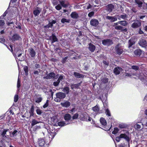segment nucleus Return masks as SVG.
I'll return each instance as SVG.
<instances>
[{
  "label": "nucleus",
  "mask_w": 147,
  "mask_h": 147,
  "mask_svg": "<svg viewBox=\"0 0 147 147\" xmlns=\"http://www.w3.org/2000/svg\"><path fill=\"white\" fill-rule=\"evenodd\" d=\"M55 75V74L54 73L51 72L48 74L46 76L44 77L43 78L44 79H49L54 78Z\"/></svg>",
  "instance_id": "1a4fd4ad"
},
{
  "label": "nucleus",
  "mask_w": 147,
  "mask_h": 147,
  "mask_svg": "<svg viewBox=\"0 0 147 147\" xmlns=\"http://www.w3.org/2000/svg\"><path fill=\"white\" fill-rule=\"evenodd\" d=\"M39 144L40 146H42L45 144V142L43 140H40L39 141Z\"/></svg>",
  "instance_id": "4c0bfd02"
},
{
  "label": "nucleus",
  "mask_w": 147,
  "mask_h": 147,
  "mask_svg": "<svg viewBox=\"0 0 147 147\" xmlns=\"http://www.w3.org/2000/svg\"><path fill=\"white\" fill-rule=\"evenodd\" d=\"M68 57L67 56V57H65L64 58H63V62H64V63L65 62L66 60L68 58Z\"/></svg>",
  "instance_id": "69168bd1"
},
{
  "label": "nucleus",
  "mask_w": 147,
  "mask_h": 147,
  "mask_svg": "<svg viewBox=\"0 0 147 147\" xmlns=\"http://www.w3.org/2000/svg\"><path fill=\"white\" fill-rule=\"evenodd\" d=\"M80 83H78L76 84H72L71 86V89H73L74 88H77L80 85Z\"/></svg>",
  "instance_id": "2f4dec72"
},
{
  "label": "nucleus",
  "mask_w": 147,
  "mask_h": 147,
  "mask_svg": "<svg viewBox=\"0 0 147 147\" xmlns=\"http://www.w3.org/2000/svg\"><path fill=\"white\" fill-rule=\"evenodd\" d=\"M69 88L68 87H65L63 89L62 91L65 93L66 94H68L69 92Z\"/></svg>",
  "instance_id": "72a5a7b5"
},
{
  "label": "nucleus",
  "mask_w": 147,
  "mask_h": 147,
  "mask_svg": "<svg viewBox=\"0 0 147 147\" xmlns=\"http://www.w3.org/2000/svg\"><path fill=\"white\" fill-rule=\"evenodd\" d=\"M118 23L121 25L126 26L127 24V22L125 21H121L118 22Z\"/></svg>",
  "instance_id": "f704fd0d"
},
{
  "label": "nucleus",
  "mask_w": 147,
  "mask_h": 147,
  "mask_svg": "<svg viewBox=\"0 0 147 147\" xmlns=\"http://www.w3.org/2000/svg\"><path fill=\"white\" fill-rule=\"evenodd\" d=\"M34 106L33 105H32L30 108V116H32L34 115Z\"/></svg>",
  "instance_id": "c9c22d12"
},
{
  "label": "nucleus",
  "mask_w": 147,
  "mask_h": 147,
  "mask_svg": "<svg viewBox=\"0 0 147 147\" xmlns=\"http://www.w3.org/2000/svg\"><path fill=\"white\" fill-rule=\"evenodd\" d=\"M42 100V98L41 97L38 98L36 100V102L37 103H39Z\"/></svg>",
  "instance_id": "5fc2aeb1"
},
{
  "label": "nucleus",
  "mask_w": 147,
  "mask_h": 147,
  "mask_svg": "<svg viewBox=\"0 0 147 147\" xmlns=\"http://www.w3.org/2000/svg\"><path fill=\"white\" fill-rule=\"evenodd\" d=\"M18 99V96L17 94H16L14 97V102H17Z\"/></svg>",
  "instance_id": "a18cd8bd"
},
{
  "label": "nucleus",
  "mask_w": 147,
  "mask_h": 147,
  "mask_svg": "<svg viewBox=\"0 0 147 147\" xmlns=\"http://www.w3.org/2000/svg\"><path fill=\"white\" fill-rule=\"evenodd\" d=\"M5 24V22L4 20H0V26H2Z\"/></svg>",
  "instance_id": "13d9d810"
},
{
  "label": "nucleus",
  "mask_w": 147,
  "mask_h": 147,
  "mask_svg": "<svg viewBox=\"0 0 147 147\" xmlns=\"http://www.w3.org/2000/svg\"><path fill=\"white\" fill-rule=\"evenodd\" d=\"M90 25L94 26H96L99 24V22L98 20L96 19H92L90 21Z\"/></svg>",
  "instance_id": "423d86ee"
},
{
  "label": "nucleus",
  "mask_w": 147,
  "mask_h": 147,
  "mask_svg": "<svg viewBox=\"0 0 147 147\" xmlns=\"http://www.w3.org/2000/svg\"><path fill=\"white\" fill-rule=\"evenodd\" d=\"M100 122L101 124L104 126H105L107 124L106 120L103 117H101L100 118Z\"/></svg>",
  "instance_id": "a878e982"
},
{
  "label": "nucleus",
  "mask_w": 147,
  "mask_h": 147,
  "mask_svg": "<svg viewBox=\"0 0 147 147\" xmlns=\"http://www.w3.org/2000/svg\"><path fill=\"white\" fill-rule=\"evenodd\" d=\"M91 119V118L88 115H86L85 116H84L83 118L84 120L86 121H90Z\"/></svg>",
  "instance_id": "7c9ffc66"
},
{
  "label": "nucleus",
  "mask_w": 147,
  "mask_h": 147,
  "mask_svg": "<svg viewBox=\"0 0 147 147\" xmlns=\"http://www.w3.org/2000/svg\"><path fill=\"white\" fill-rule=\"evenodd\" d=\"M107 7V10L109 12L111 11L114 8V5L112 4H109L108 5Z\"/></svg>",
  "instance_id": "6ab92c4d"
},
{
  "label": "nucleus",
  "mask_w": 147,
  "mask_h": 147,
  "mask_svg": "<svg viewBox=\"0 0 147 147\" xmlns=\"http://www.w3.org/2000/svg\"><path fill=\"white\" fill-rule=\"evenodd\" d=\"M20 86V79L19 78H18V82H17V87L18 88H19Z\"/></svg>",
  "instance_id": "bf43d9fd"
},
{
  "label": "nucleus",
  "mask_w": 147,
  "mask_h": 147,
  "mask_svg": "<svg viewBox=\"0 0 147 147\" xmlns=\"http://www.w3.org/2000/svg\"><path fill=\"white\" fill-rule=\"evenodd\" d=\"M119 24V23H118V22L117 23H114L113 25V26L115 27H116L117 26V25Z\"/></svg>",
  "instance_id": "0e129e2a"
},
{
  "label": "nucleus",
  "mask_w": 147,
  "mask_h": 147,
  "mask_svg": "<svg viewBox=\"0 0 147 147\" xmlns=\"http://www.w3.org/2000/svg\"><path fill=\"white\" fill-rule=\"evenodd\" d=\"M56 95V97L55 98L54 100L57 102H59L61 99L64 98L66 96L65 94L61 92L57 93Z\"/></svg>",
  "instance_id": "f03ea898"
},
{
  "label": "nucleus",
  "mask_w": 147,
  "mask_h": 147,
  "mask_svg": "<svg viewBox=\"0 0 147 147\" xmlns=\"http://www.w3.org/2000/svg\"><path fill=\"white\" fill-rule=\"evenodd\" d=\"M135 2L136 4L138 5L139 7L141 8L142 7L143 2L142 1L140 0H135Z\"/></svg>",
  "instance_id": "bb28decb"
},
{
  "label": "nucleus",
  "mask_w": 147,
  "mask_h": 147,
  "mask_svg": "<svg viewBox=\"0 0 147 147\" xmlns=\"http://www.w3.org/2000/svg\"><path fill=\"white\" fill-rule=\"evenodd\" d=\"M94 14V11H91L88 14V16L89 17H91Z\"/></svg>",
  "instance_id": "6e6d98bb"
},
{
  "label": "nucleus",
  "mask_w": 147,
  "mask_h": 147,
  "mask_svg": "<svg viewBox=\"0 0 147 147\" xmlns=\"http://www.w3.org/2000/svg\"><path fill=\"white\" fill-rule=\"evenodd\" d=\"M134 53L136 55L140 56L142 54V51L140 49H137L135 50Z\"/></svg>",
  "instance_id": "5701e85b"
},
{
  "label": "nucleus",
  "mask_w": 147,
  "mask_h": 147,
  "mask_svg": "<svg viewBox=\"0 0 147 147\" xmlns=\"http://www.w3.org/2000/svg\"><path fill=\"white\" fill-rule=\"evenodd\" d=\"M61 104L63 107H67L70 106L71 103L69 101H66L64 102H61Z\"/></svg>",
  "instance_id": "2eb2a0df"
},
{
  "label": "nucleus",
  "mask_w": 147,
  "mask_h": 147,
  "mask_svg": "<svg viewBox=\"0 0 147 147\" xmlns=\"http://www.w3.org/2000/svg\"><path fill=\"white\" fill-rule=\"evenodd\" d=\"M59 126H63L65 125V123L63 121L59 122L57 123Z\"/></svg>",
  "instance_id": "ea45409f"
},
{
  "label": "nucleus",
  "mask_w": 147,
  "mask_h": 147,
  "mask_svg": "<svg viewBox=\"0 0 147 147\" xmlns=\"http://www.w3.org/2000/svg\"><path fill=\"white\" fill-rule=\"evenodd\" d=\"M70 16L71 18L74 19H77L79 17L78 14L76 11L72 12L70 15Z\"/></svg>",
  "instance_id": "f8f14e48"
},
{
  "label": "nucleus",
  "mask_w": 147,
  "mask_h": 147,
  "mask_svg": "<svg viewBox=\"0 0 147 147\" xmlns=\"http://www.w3.org/2000/svg\"><path fill=\"white\" fill-rule=\"evenodd\" d=\"M78 116V114L77 113L75 114L73 116L72 118L73 119H77Z\"/></svg>",
  "instance_id": "8fccbe9b"
},
{
  "label": "nucleus",
  "mask_w": 147,
  "mask_h": 147,
  "mask_svg": "<svg viewBox=\"0 0 147 147\" xmlns=\"http://www.w3.org/2000/svg\"><path fill=\"white\" fill-rule=\"evenodd\" d=\"M115 49L116 53L119 55L122 54L123 52V49L121 48L119 44H118L116 46Z\"/></svg>",
  "instance_id": "7ed1b4c3"
},
{
  "label": "nucleus",
  "mask_w": 147,
  "mask_h": 147,
  "mask_svg": "<svg viewBox=\"0 0 147 147\" xmlns=\"http://www.w3.org/2000/svg\"><path fill=\"white\" fill-rule=\"evenodd\" d=\"M129 133L127 132L125 133L121 134L120 135L116 138L115 140L118 142H119L121 139H124L127 142L129 146V141L130 138L129 137Z\"/></svg>",
  "instance_id": "f257e3e1"
},
{
  "label": "nucleus",
  "mask_w": 147,
  "mask_h": 147,
  "mask_svg": "<svg viewBox=\"0 0 147 147\" xmlns=\"http://www.w3.org/2000/svg\"><path fill=\"white\" fill-rule=\"evenodd\" d=\"M131 10L132 11L136 13L137 12V10H136L135 8L134 7L132 8Z\"/></svg>",
  "instance_id": "338daca9"
},
{
  "label": "nucleus",
  "mask_w": 147,
  "mask_h": 147,
  "mask_svg": "<svg viewBox=\"0 0 147 147\" xmlns=\"http://www.w3.org/2000/svg\"><path fill=\"white\" fill-rule=\"evenodd\" d=\"M141 125H143L141 123H136L134 126L135 128L137 130H140L142 128Z\"/></svg>",
  "instance_id": "4be33fe9"
},
{
  "label": "nucleus",
  "mask_w": 147,
  "mask_h": 147,
  "mask_svg": "<svg viewBox=\"0 0 147 147\" xmlns=\"http://www.w3.org/2000/svg\"><path fill=\"white\" fill-rule=\"evenodd\" d=\"M102 43L104 45L109 46L112 45L113 42L111 40L107 39L102 40Z\"/></svg>",
  "instance_id": "0eeeda50"
},
{
  "label": "nucleus",
  "mask_w": 147,
  "mask_h": 147,
  "mask_svg": "<svg viewBox=\"0 0 147 147\" xmlns=\"http://www.w3.org/2000/svg\"><path fill=\"white\" fill-rule=\"evenodd\" d=\"M135 40L134 39L131 38V39H130L128 41V43H129L128 47H129V48H130L135 43Z\"/></svg>",
  "instance_id": "412c9836"
},
{
  "label": "nucleus",
  "mask_w": 147,
  "mask_h": 147,
  "mask_svg": "<svg viewBox=\"0 0 147 147\" xmlns=\"http://www.w3.org/2000/svg\"><path fill=\"white\" fill-rule=\"evenodd\" d=\"M141 25V22L137 20L132 24L131 27L134 28H136L139 27Z\"/></svg>",
  "instance_id": "39448f33"
},
{
  "label": "nucleus",
  "mask_w": 147,
  "mask_h": 147,
  "mask_svg": "<svg viewBox=\"0 0 147 147\" xmlns=\"http://www.w3.org/2000/svg\"><path fill=\"white\" fill-rule=\"evenodd\" d=\"M5 41V39L3 37H0V42L3 43Z\"/></svg>",
  "instance_id": "680f3d73"
},
{
  "label": "nucleus",
  "mask_w": 147,
  "mask_h": 147,
  "mask_svg": "<svg viewBox=\"0 0 147 147\" xmlns=\"http://www.w3.org/2000/svg\"><path fill=\"white\" fill-rule=\"evenodd\" d=\"M119 130V129L117 128H114V131H112V133L113 134H115L117 133Z\"/></svg>",
  "instance_id": "a19ab883"
},
{
  "label": "nucleus",
  "mask_w": 147,
  "mask_h": 147,
  "mask_svg": "<svg viewBox=\"0 0 147 147\" xmlns=\"http://www.w3.org/2000/svg\"><path fill=\"white\" fill-rule=\"evenodd\" d=\"M120 17L123 20H125V19L127 18V16L126 14L120 15Z\"/></svg>",
  "instance_id": "79ce46f5"
},
{
  "label": "nucleus",
  "mask_w": 147,
  "mask_h": 147,
  "mask_svg": "<svg viewBox=\"0 0 147 147\" xmlns=\"http://www.w3.org/2000/svg\"><path fill=\"white\" fill-rule=\"evenodd\" d=\"M19 134V132L17 130H15L13 132L11 133L10 136L11 137H16Z\"/></svg>",
  "instance_id": "f3484780"
},
{
  "label": "nucleus",
  "mask_w": 147,
  "mask_h": 147,
  "mask_svg": "<svg viewBox=\"0 0 147 147\" xmlns=\"http://www.w3.org/2000/svg\"><path fill=\"white\" fill-rule=\"evenodd\" d=\"M95 46L93 44L90 43L89 44L88 49L91 52H93L95 50Z\"/></svg>",
  "instance_id": "dca6fc26"
},
{
  "label": "nucleus",
  "mask_w": 147,
  "mask_h": 147,
  "mask_svg": "<svg viewBox=\"0 0 147 147\" xmlns=\"http://www.w3.org/2000/svg\"><path fill=\"white\" fill-rule=\"evenodd\" d=\"M55 9L57 10H59L62 8V7L59 4L55 7Z\"/></svg>",
  "instance_id": "37998d69"
},
{
  "label": "nucleus",
  "mask_w": 147,
  "mask_h": 147,
  "mask_svg": "<svg viewBox=\"0 0 147 147\" xmlns=\"http://www.w3.org/2000/svg\"><path fill=\"white\" fill-rule=\"evenodd\" d=\"M139 33L140 34H142L144 33L141 30V28L140 29Z\"/></svg>",
  "instance_id": "774afa93"
},
{
  "label": "nucleus",
  "mask_w": 147,
  "mask_h": 147,
  "mask_svg": "<svg viewBox=\"0 0 147 147\" xmlns=\"http://www.w3.org/2000/svg\"><path fill=\"white\" fill-rule=\"evenodd\" d=\"M53 5H56L57 4H58V2L57 1L54 0L53 1Z\"/></svg>",
  "instance_id": "e2e57ef3"
},
{
  "label": "nucleus",
  "mask_w": 147,
  "mask_h": 147,
  "mask_svg": "<svg viewBox=\"0 0 147 147\" xmlns=\"http://www.w3.org/2000/svg\"><path fill=\"white\" fill-rule=\"evenodd\" d=\"M115 28L117 30H121L122 32H126L127 30V29L126 28L123 29V27L121 26H118L115 27Z\"/></svg>",
  "instance_id": "ddd939ff"
},
{
  "label": "nucleus",
  "mask_w": 147,
  "mask_h": 147,
  "mask_svg": "<svg viewBox=\"0 0 147 147\" xmlns=\"http://www.w3.org/2000/svg\"><path fill=\"white\" fill-rule=\"evenodd\" d=\"M59 81H58L57 80V81L56 82H54L53 83V84L54 86H58L59 84Z\"/></svg>",
  "instance_id": "603ef678"
},
{
  "label": "nucleus",
  "mask_w": 147,
  "mask_h": 147,
  "mask_svg": "<svg viewBox=\"0 0 147 147\" xmlns=\"http://www.w3.org/2000/svg\"><path fill=\"white\" fill-rule=\"evenodd\" d=\"M74 75L76 78H82L84 77L83 75L79 73L76 72H74Z\"/></svg>",
  "instance_id": "c756f323"
},
{
  "label": "nucleus",
  "mask_w": 147,
  "mask_h": 147,
  "mask_svg": "<svg viewBox=\"0 0 147 147\" xmlns=\"http://www.w3.org/2000/svg\"><path fill=\"white\" fill-rule=\"evenodd\" d=\"M56 21L54 20H53L51 22H50L47 25L45 26L44 28H52L53 26V24L56 23Z\"/></svg>",
  "instance_id": "4468645a"
},
{
  "label": "nucleus",
  "mask_w": 147,
  "mask_h": 147,
  "mask_svg": "<svg viewBox=\"0 0 147 147\" xmlns=\"http://www.w3.org/2000/svg\"><path fill=\"white\" fill-rule=\"evenodd\" d=\"M20 38V37L18 34H14L12 37L10 38V40L12 41H15L18 40Z\"/></svg>",
  "instance_id": "9d476101"
},
{
  "label": "nucleus",
  "mask_w": 147,
  "mask_h": 147,
  "mask_svg": "<svg viewBox=\"0 0 147 147\" xmlns=\"http://www.w3.org/2000/svg\"><path fill=\"white\" fill-rule=\"evenodd\" d=\"M71 118V116L68 113L65 114L64 116V119L65 120L67 121H68L70 120Z\"/></svg>",
  "instance_id": "393cba45"
},
{
  "label": "nucleus",
  "mask_w": 147,
  "mask_h": 147,
  "mask_svg": "<svg viewBox=\"0 0 147 147\" xmlns=\"http://www.w3.org/2000/svg\"><path fill=\"white\" fill-rule=\"evenodd\" d=\"M59 3L62 6L66 7H67L68 5L65 3V1L64 0H61L59 1Z\"/></svg>",
  "instance_id": "cd10ccee"
},
{
  "label": "nucleus",
  "mask_w": 147,
  "mask_h": 147,
  "mask_svg": "<svg viewBox=\"0 0 147 147\" xmlns=\"http://www.w3.org/2000/svg\"><path fill=\"white\" fill-rule=\"evenodd\" d=\"M105 113H106V115H108V116H111L110 111L108 109H106L105 111Z\"/></svg>",
  "instance_id": "c03bdc74"
},
{
  "label": "nucleus",
  "mask_w": 147,
  "mask_h": 147,
  "mask_svg": "<svg viewBox=\"0 0 147 147\" xmlns=\"http://www.w3.org/2000/svg\"><path fill=\"white\" fill-rule=\"evenodd\" d=\"M36 112L37 114L40 115L42 113V111L40 109H37L36 110Z\"/></svg>",
  "instance_id": "4d7b16f0"
},
{
  "label": "nucleus",
  "mask_w": 147,
  "mask_h": 147,
  "mask_svg": "<svg viewBox=\"0 0 147 147\" xmlns=\"http://www.w3.org/2000/svg\"><path fill=\"white\" fill-rule=\"evenodd\" d=\"M1 135L3 137L8 138L10 135V132L9 129H4Z\"/></svg>",
  "instance_id": "20e7f679"
},
{
  "label": "nucleus",
  "mask_w": 147,
  "mask_h": 147,
  "mask_svg": "<svg viewBox=\"0 0 147 147\" xmlns=\"http://www.w3.org/2000/svg\"><path fill=\"white\" fill-rule=\"evenodd\" d=\"M41 122L40 121L38 122L36 119H32V122L31 126H33L36 124Z\"/></svg>",
  "instance_id": "473e14b6"
},
{
  "label": "nucleus",
  "mask_w": 147,
  "mask_h": 147,
  "mask_svg": "<svg viewBox=\"0 0 147 147\" xmlns=\"http://www.w3.org/2000/svg\"><path fill=\"white\" fill-rule=\"evenodd\" d=\"M30 54L32 57H34L35 55L36 52L34 49L31 48L29 49Z\"/></svg>",
  "instance_id": "a211bd4d"
},
{
  "label": "nucleus",
  "mask_w": 147,
  "mask_h": 147,
  "mask_svg": "<svg viewBox=\"0 0 147 147\" xmlns=\"http://www.w3.org/2000/svg\"><path fill=\"white\" fill-rule=\"evenodd\" d=\"M70 20H67L65 18H63L61 20V22L62 23H64L65 22L69 23Z\"/></svg>",
  "instance_id": "58836bf2"
},
{
  "label": "nucleus",
  "mask_w": 147,
  "mask_h": 147,
  "mask_svg": "<svg viewBox=\"0 0 147 147\" xmlns=\"http://www.w3.org/2000/svg\"><path fill=\"white\" fill-rule=\"evenodd\" d=\"M126 127V125L124 124H120L119 125V127L121 129L125 128Z\"/></svg>",
  "instance_id": "de8ad7c7"
},
{
  "label": "nucleus",
  "mask_w": 147,
  "mask_h": 147,
  "mask_svg": "<svg viewBox=\"0 0 147 147\" xmlns=\"http://www.w3.org/2000/svg\"><path fill=\"white\" fill-rule=\"evenodd\" d=\"M122 70V69L121 67H118L114 68L113 71L115 75H117L119 74Z\"/></svg>",
  "instance_id": "9b49d317"
},
{
  "label": "nucleus",
  "mask_w": 147,
  "mask_h": 147,
  "mask_svg": "<svg viewBox=\"0 0 147 147\" xmlns=\"http://www.w3.org/2000/svg\"><path fill=\"white\" fill-rule=\"evenodd\" d=\"M23 69L25 71V75L26 76L28 75V68L27 66H25L24 67Z\"/></svg>",
  "instance_id": "e433bc0d"
},
{
  "label": "nucleus",
  "mask_w": 147,
  "mask_h": 147,
  "mask_svg": "<svg viewBox=\"0 0 147 147\" xmlns=\"http://www.w3.org/2000/svg\"><path fill=\"white\" fill-rule=\"evenodd\" d=\"M139 44L142 47L146 48L147 47V42L144 39L140 40L138 42Z\"/></svg>",
  "instance_id": "6e6552de"
},
{
  "label": "nucleus",
  "mask_w": 147,
  "mask_h": 147,
  "mask_svg": "<svg viewBox=\"0 0 147 147\" xmlns=\"http://www.w3.org/2000/svg\"><path fill=\"white\" fill-rule=\"evenodd\" d=\"M92 109L95 112H97L98 111L99 109L98 106H95Z\"/></svg>",
  "instance_id": "49530a36"
},
{
  "label": "nucleus",
  "mask_w": 147,
  "mask_h": 147,
  "mask_svg": "<svg viewBox=\"0 0 147 147\" xmlns=\"http://www.w3.org/2000/svg\"><path fill=\"white\" fill-rule=\"evenodd\" d=\"M102 83H106L107 82L108 79L107 78H103L101 80Z\"/></svg>",
  "instance_id": "3c124183"
},
{
  "label": "nucleus",
  "mask_w": 147,
  "mask_h": 147,
  "mask_svg": "<svg viewBox=\"0 0 147 147\" xmlns=\"http://www.w3.org/2000/svg\"><path fill=\"white\" fill-rule=\"evenodd\" d=\"M41 10L40 9H36L33 11V13L35 16H37L39 15L41 12Z\"/></svg>",
  "instance_id": "b1692460"
},
{
  "label": "nucleus",
  "mask_w": 147,
  "mask_h": 147,
  "mask_svg": "<svg viewBox=\"0 0 147 147\" xmlns=\"http://www.w3.org/2000/svg\"><path fill=\"white\" fill-rule=\"evenodd\" d=\"M50 38V39L52 40V43L57 41L58 40L57 37L53 34H52Z\"/></svg>",
  "instance_id": "aec40b11"
},
{
  "label": "nucleus",
  "mask_w": 147,
  "mask_h": 147,
  "mask_svg": "<svg viewBox=\"0 0 147 147\" xmlns=\"http://www.w3.org/2000/svg\"><path fill=\"white\" fill-rule=\"evenodd\" d=\"M132 68L133 69L136 70H138L139 69V67H138V66L136 65H133L132 66Z\"/></svg>",
  "instance_id": "052dcab7"
},
{
  "label": "nucleus",
  "mask_w": 147,
  "mask_h": 147,
  "mask_svg": "<svg viewBox=\"0 0 147 147\" xmlns=\"http://www.w3.org/2000/svg\"><path fill=\"white\" fill-rule=\"evenodd\" d=\"M64 79V77L63 75H61L59 76V78L57 80L59 81V82H60V81H62V80Z\"/></svg>",
  "instance_id": "09e8293b"
},
{
  "label": "nucleus",
  "mask_w": 147,
  "mask_h": 147,
  "mask_svg": "<svg viewBox=\"0 0 147 147\" xmlns=\"http://www.w3.org/2000/svg\"><path fill=\"white\" fill-rule=\"evenodd\" d=\"M49 105V100H47L46 103L43 105V107L44 108H46V107H47Z\"/></svg>",
  "instance_id": "864d4df0"
},
{
  "label": "nucleus",
  "mask_w": 147,
  "mask_h": 147,
  "mask_svg": "<svg viewBox=\"0 0 147 147\" xmlns=\"http://www.w3.org/2000/svg\"><path fill=\"white\" fill-rule=\"evenodd\" d=\"M107 19L111 20V22H114L117 20V18H114L112 16H107L106 17Z\"/></svg>",
  "instance_id": "c85d7f7f"
}]
</instances>
